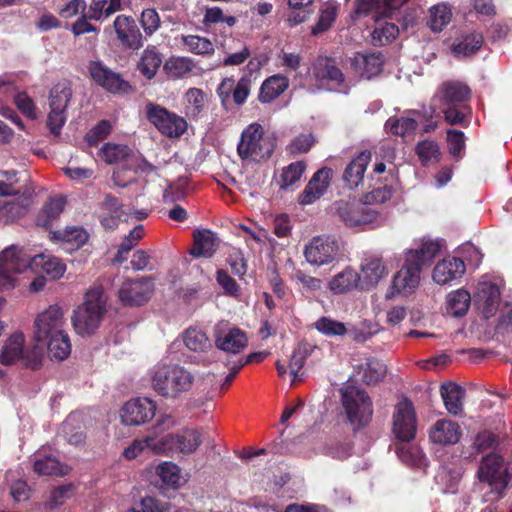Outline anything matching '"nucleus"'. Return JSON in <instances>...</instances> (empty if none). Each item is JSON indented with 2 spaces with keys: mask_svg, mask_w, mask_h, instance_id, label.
Masks as SVG:
<instances>
[{
  "mask_svg": "<svg viewBox=\"0 0 512 512\" xmlns=\"http://www.w3.org/2000/svg\"><path fill=\"white\" fill-rule=\"evenodd\" d=\"M66 327L64 310L58 305H50L34 320L36 345H46L51 358L65 360L71 353V342Z\"/></svg>",
  "mask_w": 512,
  "mask_h": 512,
  "instance_id": "nucleus-1",
  "label": "nucleus"
},
{
  "mask_svg": "<svg viewBox=\"0 0 512 512\" xmlns=\"http://www.w3.org/2000/svg\"><path fill=\"white\" fill-rule=\"evenodd\" d=\"M107 312V296L101 286L91 287L84 301L77 306L71 317L72 325L80 336H90L100 327Z\"/></svg>",
  "mask_w": 512,
  "mask_h": 512,
  "instance_id": "nucleus-2",
  "label": "nucleus"
},
{
  "mask_svg": "<svg viewBox=\"0 0 512 512\" xmlns=\"http://www.w3.org/2000/svg\"><path fill=\"white\" fill-rule=\"evenodd\" d=\"M150 382L157 394L174 400L192 388L194 376L178 364L159 363L150 372Z\"/></svg>",
  "mask_w": 512,
  "mask_h": 512,
  "instance_id": "nucleus-3",
  "label": "nucleus"
},
{
  "mask_svg": "<svg viewBox=\"0 0 512 512\" xmlns=\"http://www.w3.org/2000/svg\"><path fill=\"white\" fill-rule=\"evenodd\" d=\"M477 478L480 483L487 484L491 497L487 501H496L501 498L503 491L507 487L510 475L504 459L495 453H491L482 458Z\"/></svg>",
  "mask_w": 512,
  "mask_h": 512,
  "instance_id": "nucleus-4",
  "label": "nucleus"
},
{
  "mask_svg": "<svg viewBox=\"0 0 512 512\" xmlns=\"http://www.w3.org/2000/svg\"><path fill=\"white\" fill-rule=\"evenodd\" d=\"M335 214L350 228L366 230L378 226L381 222L379 213L363 204L340 200L334 203Z\"/></svg>",
  "mask_w": 512,
  "mask_h": 512,
  "instance_id": "nucleus-5",
  "label": "nucleus"
},
{
  "mask_svg": "<svg viewBox=\"0 0 512 512\" xmlns=\"http://www.w3.org/2000/svg\"><path fill=\"white\" fill-rule=\"evenodd\" d=\"M303 255L313 267L330 265L342 256L341 242L330 235L315 236L305 244Z\"/></svg>",
  "mask_w": 512,
  "mask_h": 512,
  "instance_id": "nucleus-6",
  "label": "nucleus"
},
{
  "mask_svg": "<svg viewBox=\"0 0 512 512\" xmlns=\"http://www.w3.org/2000/svg\"><path fill=\"white\" fill-rule=\"evenodd\" d=\"M274 150V144L269 137H264V131L260 124H250L241 135L238 144V154L242 159L259 161L270 157Z\"/></svg>",
  "mask_w": 512,
  "mask_h": 512,
  "instance_id": "nucleus-7",
  "label": "nucleus"
},
{
  "mask_svg": "<svg viewBox=\"0 0 512 512\" xmlns=\"http://www.w3.org/2000/svg\"><path fill=\"white\" fill-rule=\"evenodd\" d=\"M206 441L204 430L198 428H185L176 433H169L162 437L163 455L170 456L174 453L191 455Z\"/></svg>",
  "mask_w": 512,
  "mask_h": 512,
  "instance_id": "nucleus-8",
  "label": "nucleus"
},
{
  "mask_svg": "<svg viewBox=\"0 0 512 512\" xmlns=\"http://www.w3.org/2000/svg\"><path fill=\"white\" fill-rule=\"evenodd\" d=\"M342 404L352 425L360 427L370 421L373 414L372 403L364 391L347 386L342 390Z\"/></svg>",
  "mask_w": 512,
  "mask_h": 512,
  "instance_id": "nucleus-9",
  "label": "nucleus"
},
{
  "mask_svg": "<svg viewBox=\"0 0 512 512\" xmlns=\"http://www.w3.org/2000/svg\"><path fill=\"white\" fill-rule=\"evenodd\" d=\"M41 348L34 345L31 349L25 346V336L22 332L13 333L3 344L0 351V362L10 365L23 360L27 366L35 369L38 366Z\"/></svg>",
  "mask_w": 512,
  "mask_h": 512,
  "instance_id": "nucleus-10",
  "label": "nucleus"
},
{
  "mask_svg": "<svg viewBox=\"0 0 512 512\" xmlns=\"http://www.w3.org/2000/svg\"><path fill=\"white\" fill-rule=\"evenodd\" d=\"M72 90L67 83H58L50 91L47 125L51 133L59 135L67 120V107Z\"/></svg>",
  "mask_w": 512,
  "mask_h": 512,
  "instance_id": "nucleus-11",
  "label": "nucleus"
},
{
  "mask_svg": "<svg viewBox=\"0 0 512 512\" xmlns=\"http://www.w3.org/2000/svg\"><path fill=\"white\" fill-rule=\"evenodd\" d=\"M392 432L401 442L412 441L417 432V415L413 403L401 399L394 408L392 416Z\"/></svg>",
  "mask_w": 512,
  "mask_h": 512,
  "instance_id": "nucleus-12",
  "label": "nucleus"
},
{
  "mask_svg": "<svg viewBox=\"0 0 512 512\" xmlns=\"http://www.w3.org/2000/svg\"><path fill=\"white\" fill-rule=\"evenodd\" d=\"M146 114L148 120L167 137H180L187 129V122L183 117L168 111L160 105L148 103L146 105Z\"/></svg>",
  "mask_w": 512,
  "mask_h": 512,
  "instance_id": "nucleus-13",
  "label": "nucleus"
},
{
  "mask_svg": "<svg viewBox=\"0 0 512 512\" xmlns=\"http://www.w3.org/2000/svg\"><path fill=\"white\" fill-rule=\"evenodd\" d=\"M413 255L404 257V263L400 270L393 276L386 297L393 298L396 295L408 296L412 294L420 283L421 268L414 264Z\"/></svg>",
  "mask_w": 512,
  "mask_h": 512,
  "instance_id": "nucleus-14",
  "label": "nucleus"
},
{
  "mask_svg": "<svg viewBox=\"0 0 512 512\" xmlns=\"http://www.w3.org/2000/svg\"><path fill=\"white\" fill-rule=\"evenodd\" d=\"M22 248L11 246L0 253V290L15 286L16 276L25 272Z\"/></svg>",
  "mask_w": 512,
  "mask_h": 512,
  "instance_id": "nucleus-15",
  "label": "nucleus"
},
{
  "mask_svg": "<svg viewBox=\"0 0 512 512\" xmlns=\"http://www.w3.org/2000/svg\"><path fill=\"white\" fill-rule=\"evenodd\" d=\"M156 402L147 397L133 398L120 410L121 421L125 425L139 426L150 421L156 413Z\"/></svg>",
  "mask_w": 512,
  "mask_h": 512,
  "instance_id": "nucleus-16",
  "label": "nucleus"
},
{
  "mask_svg": "<svg viewBox=\"0 0 512 512\" xmlns=\"http://www.w3.org/2000/svg\"><path fill=\"white\" fill-rule=\"evenodd\" d=\"M214 340L216 347L226 353L238 354L247 345L245 333L227 322H219L214 327Z\"/></svg>",
  "mask_w": 512,
  "mask_h": 512,
  "instance_id": "nucleus-17",
  "label": "nucleus"
},
{
  "mask_svg": "<svg viewBox=\"0 0 512 512\" xmlns=\"http://www.w3.org/2000/svg\"><path fill=\"white\" fill-rule=\"evenodd\" d=\"M22 256L25 261V272L31 271L32 273L43 272L51 279H59L66 271L65 264L57 257L49 254H38L31 256L24 249H22Z\"/></svg>",
  "mask_w": 512,
  "mask_h": 512,
  "instance_id": "nucleus-18",
  "label": "nucleus"
},
{
  "mask_svg": "<svg viewBox=\"0 0 512 512\" xmlns=\"http://www.w3.org/2000/svg\"><path fill=\"white\" fill-rule=\"evenodd\" d=\"M153 288L148 278L125 281L119 289V298L125 305H142L150 299Z\"/></svg>",
  "mask_w": 512,
  "mask_h": 512,
  "instance_id": "nucleus-19",
  "label": "nucleus"
},
{
  "mask_svg": "<svg viewBox=\"0 0 512 512\" xmlns=\"http://www.w3.org/2000/svg\"><path fill=\"white\" fill-rule=\"evenodd\" d=\"M469 97L470 89L467 85L458 81H448L437 89L433 105L435 107L462 105Z\"/></svg>",
  "mask_w": 512,
  "mask_h": 512,
  "instance_id": "nucleus-20",
  "label": "nucleus"
},
{
  "mask_svg": "<svg viewBox=\"0 0 512 512\" xmlns=\"http://www.w3.org/2000/svg\"><path fill=\"white\" fill-rule=\"evenodd\" d=\"M476 306L479 313L486 320L496 317L500 307V291L497 285L491 282H481L476 293Z\"/></svg>",
  "mask_w": 512,
  "mask_h": 512,
  "instance_id": "nucleus-21",
  "label": "nucleus"
},
{
  "mask_svg": "<svg viewBox=\"0 0 512 512\" xmlns=\"http://www.w3.org/2000/svg\"><path fill=\"white\" fill-rule=\"evenodd\" d=\"M89 72L98 85L111 93H126L130 89L129 84L118 73L101 62H92L89 66Z\"/></svg>",
  "mask_w": 512,
  "mask_h": 512,
  "instance_id": "nucleus-22",
  "label": "nucleus"
},
{
  "mask_svg": "<svg viewBox=\"0 0 512 512\" xmlns=\"http://www.w3.org/2000/svg\"><path fill=\"white\" fill-rule=\"evenodd\" d=\"M333 172L330 168H322L314 173L302 193L298 196L300 205H310L320 199L327 191Z\"/></svg>",
  "mask_w": 512,
  "mask_h": 512,
  "instance_id": "nucleus-23",
  "label": "nucleus"
},
{
  "mask_svg": "<svg viewBox=\"0 0 512 512\" xmlns=\"http://www.w3.org/2000/svg\"><path fill=\"white\" fill-rule=\"evenodd\" d=\"M113 28L122 46L135 50L143 45L142 33L132 17L118 15L114 20Z\"/></svg>",
  "mask_w": 512,
  "mask_h": 512,
  "instance_id": "nucleus-24",
  "label": "nucleus"
},
{
  "mask_svg": "<svg viewBox=\"0 0 512 512\" xmlns=\"http://www.w3.org/2000/svg\"><path fill=\"white\" fill-rule=\"evenodd\" d=\"M461 436L459 424L449 419H439L429 429V440L443 447L457 444Z\"/></svg>",
  "mask_w": 512,
  "mask_h": 512,
  "instance_id": "nucleus-25",
  "label": "nucleus"
},
{
  "mask_svg": "<svg viewBox=\"0 0 512 512\" xmlns=\"http://www.w3.org/2000/svg\"><path fill=\"white\" fill-rule=\"evenodd\" d=\"M311 75L329 89H338L343 82V74L334 62L328 58H318L312 68Z\"/></svg>",
  "mask_w": 512,
  "mask_h": 512,
  "instance_id": "nucleus-26",
  "label": "nucleus"
},
{
  "mask_svg": "<svg viewBox=\"0 0 512 512\" xmlns=\"http://www.w3.org/2000/svg\"><path fill=\"white\" fill-rule=\"evenodd\" d=\"M465 273L463 260L456 257H446L439 261L433 269L432 278L439 285L448 284Z\"/></svg>",
  "mask_w": 512,
  "mask_h": 512,
  "instance_id": "nucleus-27",
  "label": "nucleus"
},
{
  "mask_svg": "<svg viewBox=\"0 0 512 512\" xmlns=\"http://www.w3.org/2000/svg\"><path fill=\"white\" fill-rule=\"evenodd\" d=\"M442 245L443 242L439 239L423 238L417 247L406 250L404 256L409 258L413 255L414 264H418L422 269L440 253Z\"/></svg>",
  "mask_w": 512,
  "mask_h": 512,
  "instance_id": "nucleus-28",
  "label": "nucleus"
},
{
  "mask_svg": "<svg viewBox=\"0 0 512 512\" xmlns=\"http://www.w3.org/2000/svg\"><path fill=\"white\" fill-rule=\"evenodd\" d=\"M360 271L361 274L359 275L362 283L371 287L376 286L389 273L387 265L379 256L365 258L361 263Z\"/></svg>",
  "mask_w": 512,
  "mask_h": 512,
  "instance_id": "nucleus-29",
  "label": "nucleus"
},
{
  "mask_svg": "<svg viewBox=\"0 0 512 512\" xmlns=\"http://www.w3.org/2000/svg\"><path fill=\"white\" fill-rule=\"evenodd\" d=\"M51 239L59 242L62 248L68 252L82 247L88 240V233L78 226L67 227L64 230L52 231Z\"/></svg>",
  "mask_w": 512,
  "mask_h": 512,
  "instance_id": "nucleus-30",
  "label": "nucleus"
},
{
  "mask_svg": "<svg viewBox=\"0 0 512 512\" xmlns=\"http://www.w3.org/2000/svg\"><path fill=\"white\" fill-rule=\"evenodd\" d=\"M371 160V154L368 151L359 153L345 168L343 172V181L349 189H354L362 183L364 173Z\"/></svg>",
  "mask_w": 512,
  "mask_h": 512,
  "instance_id": "nucleus-31",
  "label": "nucleus"
},
{
  "mask_svg": "<svg viewBox=\"0 0 512 512\" xmlns=\"http://www.w3.org/2000/svg\"><path fill=\"white\" fill-rule=\"evenodd\" d=\"M33 470L39 476H64L69 473L70 467L61 463L56 457L36 453L32 458Z\"/></svg>",
  "mask_w": 512,
  "mask_h": 512,
  "instance_id": "nucleus-32",
  "label": "nucleus"
},
{
  "mask_svg": "<svg viewBox=\"0 0 512 512\" xmlns=\"http://www.w3.org/2000/svg\"><path fill=\"white\" fill-rule=\"evenodd\" d=\"M440 393L446 410L452 415H460L463 411L464 389L454 382H448L441 385Z\"/></svg>",
  "mask_w": 512,
  "mask_h": 512,
  "instance_id": "nucleus-33",
  "label": "nucleus"
},
{
  "mask_svg": "<svg viewBox=\"0 0 512 512\" xmlns=\"http://www.w3.org/2000/svg\"><path fill=\"white\" fill-rule=\"evenodd\" d=\"M162 437L157 439L153 436H146L142 439H134L131 444L123 450V457L126 460H133L145 453L152 452L155 455H163L158 448L162 449Z\"/></svg>",
  "mask_w": 512,
  "mask_h": 512,
  "instance_id": "nucleus-34",
  "label": "nucleus"
},
{
  "mask_svg": "<svg viewBox=\"0 0 512 512\" xmlns=\"http://www.w3.org/2000/svg\"><path fill=\"white\" fill-rule=\"evenodd\" d=\"M29 205L30 199L24 194H17L11 199H2L0 200V217L5 222H13L26 213Z\"/></svg>",
  "mask_w": 512,
  "mask_h": 512,
  "instance_id": "nucleus-35",
  "label": "nucleus"
},
{
  "mask_svg": "<svg viewBox=\"0 0 512 512\" xmlns=\"http://www.w3.org/2000/svg\"><path fill=\"white\" fill-rule=\"evenodd\" d=\"M219 246V239L215 233L208 229L198 230L194 233V247L191 254L195 257L210 258Z\"/></svg>",
  "mask_w": 512,
  "mask_h": 512,
  "instance_id": "nucleus-36",
  "label": "nucleus"
},
{
  "mask_svg": "<svg viewBox=\"0 0 512 512\" xmlns=\"http://www.w3.org/2000/svg\"><path fill=\"white\" fill-rule=\"evenodd\" d=\"M289 87V79L283 75H273L261 85L258 99L261 103H270Z\"/></svg>",
  "mask_w": 512,
  "mask_h": 512,
  "instance_id": "nucleus-37",
  "label": "nucleus"
},
{
  "mask_svg": "<svg viewBox=\"0 0 512 512\" xmlns=\"http://www.w3.org/2000/svg\"><path fill=\"white\" fill-rule=\"evenodd\" d=\"M360 281L359 273L351 267H346L330 279L328 286L334 294H342L357 287Z\"/></svg>",
  "mask_w": 512,
  "mask_h": 512,
  "instance_id": "nucleus-38",
  "label": "nucleus"
},
{
  "mask_svg": "<svg viewBox=\"0 0 512 512\" xmlns=\"http://www.w3.org/2000/svg\"><path fill=\"white\" fill-rule=\"evenodd\" d=\"M156 475L162 484L169 488H179L186 480L182 476L181 468L174 462L163 461L155 469Z\"/></svg>",
  "mask_w": 512,
  "mask_h": 512,
  "instance_id": "nucleus-39",
  "label": "nucleus"
},
{
  "mask_svg": "<svg viewBox=\"0 0 512 512\" xmlns=\"http://www.w3.org/2000/svg\"><path fill=\"white\" fill-rule=\"evenodd\" d=\"M471 303L469 292L458 289L450 292L446 297V313L453 317L465 315Z\"/></svg>",
  "mask_w": 512,
  "mask_h": 512,
  "instance_id": "nucleus-40",
  "label": "nucleus"
},
{
  "mask_svg": "<svg viewBox=\"0 0 512 512\" xmlns=\"http://www.w3.org/2000/svg\"><path fill=\"white\" fill-rule=\"evenodd\" d=\"M65 205L63 197L50 198L39 212L36 223L38 226L49 228L58 219Z\"/></svg>",
  "mask_w": 512,
  "mask_h": 512,
  "instance_id": "nucleus-41",
  "label": "nucleus"
},
{
  "mask_svg": "<svg viewBox=\"0 0 512 512\" xmlns=\"http://www.w3.org/2000/svg\"><path fill=\"white\" fill-rule=\"evenodd\" d=\"M419 114L413 113L412 116L391 117L386 121L385 128L392 134L401 137H410L418 126Z\"/></svg>",
  "mask_w": 512,
  "mask_h": 512,
  "instance_id": "nucleus-42",
  "label": "nucleus"
},
{
  "mask_svg": "<svg viewBox=\"0 0 512 512\" xmlns=\"http://www.w3.org/2000/svg\"><path fill=\"white\" fill-rule=\"evenodd\" d=\"M408 0H359L356 11L366 14L369 11L376 10L377 13L388 17L392 11L402 6Z\"/></svg>",
  "mask_w": 512,
  "mask_h": 512,
  "instance_id": "nucleus-43",
  "label": "nucleus"
},
{
  "mask_svg": "<svg viewBox=\"0 0 512 512\" xmlns=\"http://www.w3.org/2000/svg\"><path fill=\"white\" fill-rule=\"evenodd\" d=\"M161 64L162 57L157 49L148 47L143 51L137 68L145 78L150 80L156 75Z\"/></svg>",
  "mask_w": 512,
  "mask_h": 512,
  "instance_id": "nucleus-44",
  "label": "nucleus"
},
{
  "mask_svg": "<svg viewBox=\"0 0 512 512\" xmlns=\"http://www.w3.org/2000/svg\"><path fill=\"white\" fill-rule=\"evenodd\" d=\"M354 65L363 77L369 79L380 73L383 65V59L380 54H358L354 58Z\"/></svg>",
  "mask_w": 512,
  "mask_h": 512,
  "instance_id": "nucleus-45",
  "label": "nucleus"
},
{
  "mask_svg": "<svg viewBox=\"0 0 512 512\" xmlns=\"http://www.w3.org/2000/svg\"><path fill=\"white\" fill-rule=\"evenodd\" d=\"M182 340L185 346L193 352H206L212 347V343L207 335L196 328H188L182 334Z\"/></svg>",
  "mask_w": 512,
  "mask_h": 512,
  "instance_id": "nucleus-46",
  "label": "nucleus"
},
{
  "mask_svg": "<svg viewBox=\"0 0 512 512\" xmlns=\"http://www.w3.org/2000/svg\"><path fill=\"white\" fill-rule=\"evenodd\" d=\"M483 44V37L480 33L472 32L463 35L458 43L454 44L453 52L458 57L470 56L478 51Z\"/></svg>",
  "mask_w": 512,
  "mask_h": 512,
  "instance_id": "nucleus-47",
  "label": "nucleus"
},
{
  "mask_svg": "<svg viewBox=\"0 0 512 512\" xmlns=\"http://www.w3.org/2000/svg\"><path fill=\"white\" fill-rule=\"evenodd\" d=\"M306 170V163L304 161H296L283 168L279 186L281 189H289L298 184Z\"/></svg>",
  "mask_w": 512,
  "mask_h": 512,
  "instance_id": "nucleus-48",
  "label": "nucleus"
},
{
  "mask_svg": "<svg viewBox=\"0 0 512 512\" xmlns=\"http://www.w3.org/2000/svg\"><path fill=\"white\" fill-rule=\"evenodd\" d=\"M398 33L399 29L395 24L377 19L372 32V41L374 45H385L395 39Z\"/></svg>",
  "mask_w": 512,
  "mask_h": 512,
  "instance_id": "nucleus-49",
  "label": "nucleus"
},
{
  "mask_svg": "<svg viewBox=\"0 0 512 512\" xmlns=\"http://www.w3.org/2000/svg\"><path fill=\"white\" fill-rule=\"evenodd\" d=\"M194 68L193 61L186 57H171L164 64V70L171 78H181Z\"/></svg>",
  "mask_w": 512,
  "mask_h": 512,
  "instance_id": "nucleus-50",
  "label": "nucleus"
},
{
  "mask_svg": "<svg viewBox=\"0 0 512 512\" xmlns=\"http://www.w3.org/2000/svg\"><path fill=\"white\" fill-rule=\"evenodd\" d=\"M398 457L405 463L416 467H425L427 459L422 450L416 445L403 444L397 449Z\"/></svg>",
  "mask_w": 512,
  "mask_h": 512,
  "instance_id": "nucleus-51",
  "label": "nucleus"
},
{
  "mask_svg": "<svg viewBox=\"0 0 512 512\" xmlns=\"http://www.w3.org/2000/svg\"><path fill=\"white\" fill-rule=\"evenodd\" d=\"M314 327L318 332L328 337L343 336L348 333V328L343 322L325 316L319 318L314 323Z\"/></svg>",
  "mask_w": 512,
  "mask_h": 512,
  "instance_id": "nucleus-52",
  "label": "nucleus"
},
{
  "mask_svg": "<svg viewBox=\"0 0 512 512\" xmlns=\"http://www.w3.org/2000/svg\"><path fill=\"white\" fill-rule=\"evenodd\" d=\"M452 13L445 4H437L430 9L428 25L435 31H441L451 20Z\"/></svg>",
  "mask_w": 512,
  "mask_h": 512,
  "instance_id": "nucleus-53",
  "label": "nucleus"
},
{
  "mask_svg": "<svg viewBox=\"0 0 512 512\" xmlns=\"http://www.w3.org/2000/svg\"><path fill=\"white\" fill-rule=\"evenodd\" d=\"M185 48L194 54L204 55L214 52V45L210 40L198 35H188L182 37Z\"/></svg>",
  "mask_w": 512,
  "mask_h": 512,
  "instance_id": "nucleus-54",
  "label": "nucleus"
},
{
  "mask_svg": "<svg viewBox=\"0 0 512 512\" xmlns=\"http://www.w3.org/2000/svg\"><path fill=\"white\" fill-rule=\"evenodd\" d=\"M314 348L308 344L303 343L300 344L293 352L290 363H289V370L290 375L292 376V383L297 379L298 372L303 367L304 362L308 356L312 352Z\"/></svg>",
  "mask_w": 512,
  "mask_h": 512,
  "instance_id": "nucleus-55",
  "label": "nucleus"
},
{
  "mask_svg": "<svg viewBox=\"0 0 512 512\" xmlns=\"http://www.w3.org/2000/svg\"><path fill=\"white\" fill-rule=\"evenodd\" d=\"M186 114L190 117H197L202 111L205 102V95L202 90L190 88L185 93Z\"/></svg>",
  "mask_w": 512,
  "mask_h": 512,
  "instance_id": "nucleus-56",
  "label": "nucleus"
},
{
  "mask_svg": "<svg viewBox=\"0 0 512 512\" xmlns=\"http://www.w3.org/2000/svg\"><path fill=\"white\" fill-rule=\"evenodd\" d=\"M337 9L338 7L335 3L327 2L321 10L319 20L313 27L312 33L318 34L330 28L337 16Z\"/></svg>",
  "mask_w": 512,
  "mask_h": 512,
  "instance_id": "nucleus-57",
  "label": "nucleus"
},
{
  "mask_svg": "<svg viewBox=\"0 0 512 512\" xmlns=\"http://www.w3.org/2000/svg\"><path fill=\"white\" fill-rule=\"evenodd\" d=\"M385 374L386 366L382 362L373 359L365 364L362 379L367 384H375L382 380Z\"/></svg>",
  "mask_w": 512,
  "mask_h": 512,
  "instance_id": "nucleus-58",
  "label": "nucleus"
},
{
  "mask_svg": "<svg viewBox=\"0 0 512 512\" xmlns=\"http://www.w3.org/2000/svg\"><path fill=\"white\" fill-rule=\"evenodd\" d=\"M380 330L381 328L377 323L365 320L358 327L348 329V333L351 334L354 341L363 343L376 335Z\"/></svg>",
  "mask_w": 512,
  "mask_h": 512,
  "instance_id": "nucleus-59",
  "label": "nucleus"
},
{
  "mask_svg": "<svg viewBox=\"0 0 512 512\" xmlns=\"http://www.w3.org/2000/svg\"><path fill=\"white\" fill-rule=\"evenodd\" d=\"M140 24L147 36L153 35L161 24L158 12L153 8L144 9L141 13Z\"/></svg>",
  "mask_w": 512,
  "mask_h": 512,
  "instance_id": "nucleus-60",
  "label": "nucleus"
},
{
  "mask_svg": "<svg viewBox=\"0 0 512 512\" xmlns=\"http://www.w3.org/2000/svg\"><path fill=\"white\" fill-rule=\"evenodd\" d=\"M101 153L107 163L113 164L123 160L129 154V148L126 145L107 143Z\"/></svg>",
  "mask_w": 512,
  "mask_h": 512,
  "instance_id": "nucleus-61",
  "label": "nucleus"
},
{
  "mask_svg": "<svg viewBox=\"0 0 512 512\" xmlns=\"http://www.w3.org/2000/svg\"><path fill=\"white\" fill-rule=\"evenodd\" d=\"M144 228L142 225L136 226L122 241L116 256V260L122 262V254L129 252L143 237Z\"/></svg>",
  "mask_w": 512,
  "mask_h": 512,
  "instance_id": "nucleus-62",
  "label": "nucleus"
},
{
  "mask_svg": "<svg viewBox=\"0 0 512 512\" xmlns=\"http://www.w3.org/2000/svg\"><path fill=\"white\" fill-rule=\"evenodd\" d=\"M391 187L384 185L374 188L364 196V202L367 205L382 204L391 198Z\"/></svg>",
  "mask_w": 512,
  "mask_h": 512,
  "instance_id": "nucleus-63",
  "label": "nucleus"
},
{
  "mask_svg": "<svg viewBox=\"0 0 512 512\" xmlns=\"http://www.w3.org/2000/svg\"><path fill=\"white\" fill-rule=\"evenodd\" d=\"M438 108L442 111L446 122L450 125L461 124L466 117L465 107L463 105H454Z\"/></svg>",
  "mask_w": 512,
  "mask_h": 512,
  "instance_id": "nucleus-64",
  "label": "nucleus"
}]
</instances>
